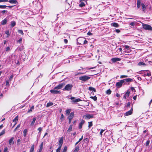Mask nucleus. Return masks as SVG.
<instances>
[{
    "instance_id": "nucleus-32",
    "label": "nucleus",
    "mask_w": 152,
    "mask_h": 152,
    "mask_svg": "<svg viewBox=\"0 0 152 152\" xmlns=\"http://www.w3.org/2000/svg\"><path fill=\"white\" fill-rule=\"evenodd\" d=\"M90 98L93 99L94 101H96L97 100V97L96 96H91L90 97Z\"/></svg>"
},
{
    "instance_id": "nucleus-1",
    "label": "nucleus",
    "mask_w": 152,
    "mask_h": 152,
    "mask_svg": "<svg viewBox=\"0 0 152 152\" xmlns=\"http://www.w3.org/2000/svg\"><path fill=\"white\" fill-rule=\"evenodd\" d=\"M73 87V86L72 84H68L65 86L64 88L63 89V90L64 91H71L72 90Z\"/></svg>"
},
{
    "instance_id": "nucleus-23",
    "label": "nucleus",
    "mask_w": 152,
    "mask_h": 152,
    "mask_svg": "<svg viewBox=\"0 0 152 152\" xmlns=\"http://www.w3.org/2000/svg\"><path fill=\"white\" fill-rule=\"evenodd\" d=\"M16 23L15 21H12L11 22V26L12 28L16 25Z\"/></svg>"
},
{
    "instance_id": "nucleus-47",
    "label": "nucleus",
    "mask_w": 152,
    "mask_h": 152,
    "mask_svg": "<svg viewBox=\"0 0 152 152\" xmlns=\"http://www.w3.org/2000/svg\"><path fill=\"white\" fill-rule=\"evenodd\" d=\"M64 117L63 114H61V116L60 119L61 120L63 121Z\"/></svg>"
},
{
    "instance_id": "nucleus-9",
    "label": "nucleus",
    "mask_w": 152,
    "mask_h": 152,
    "mask_svg": "<svg viewBox=\"0 0 152 152\" xmlns=\"http://www.w3.org/2000/svg\"><path fill=\"white\" fill-rule=\"evenodd\" d=\"M93 116H94L92 115L88 114L83 116V117L86 119H89L93 118Z\"/></svg>"
},
{
    "instance_id": "nucleus-36",
    "label": "nucleus",
    "mask_w": 152,
    "mask_h": 152,
    "mask_svg": "<svg viewBox=\"0 0 152 152\" xmlns=\"http://www.w3.org/2000/svg\"><path fill=\"white\" fill-rule=\"evenodd\" d=\"M141 5L142 6V10L143 11H144L146 9L145 6L143 3H142Z\"/></svg>"
},
{
    "instance_id": "nucleus-43",
    "label": "nucleus",
    "mask_w": 152,
    "mask_h": 152,
    "mask_svg": "<svg viewBox=\"0 0 152 152\" xmlns=\"http://www.w3.org/2000/svg\"><path fill=\"white\" fill-rule=\"evenodd\" d=\"M5 129H4L2 131V132L0 133V136H1V135H3L5 133Z\"/></svg>"
},
{
    "instance_id": "nucleus-10",
    "label": "nucleus",
    "mask_w": 152,
    "mask_h": 152,
    "mask_svg": "<svg viewBox=\"0 0 152 152\" xmlns=\"http://www.w3.org/2000/svg\"><path fill=\"white\" fill-rule=\"evenodd\" d=\"M112 62L113 63L117 61H120L121 60V59L119 58H114L111 59Z\"/></svg>"
},
{
    "instance_id": "nucleus-24",
    "label": "nucleus",
    "mask_w": 152,
    "mask_h": 152,
    "mask_svg": "<svg viewBox=\"0 0 152 152\" xmlns=\"http://www.w3.org/2000/svg\"><path fill=\"white\" fill-rule=\"evenodd\" d=\"M36 117H34V118H33V121L31 122V123L30 124V125L31 126H33L34 125V123H35V121L36 120Z\"/></svg>"
},
{
    "instance_id": "nucleus-4",
    "label": "nucleus",
    "mask_w": 152,
    "mask_h": 152,
    "mask_svg": "<svg viewBox=\"0 0 152 152\" xmlns=\"http://www.w3.org/2000/svg\"><path fill=\"white\" fill-rule=\"evenodd\" d=\"M65 83H61L59 84L54 88V89L59 90L63 88L65 85Z\"/></svg>"
},
{
    "instance_id": "nucleus-52",
    "label": "nucleus",
    "mask_w": 152,
    "mask_h": 152,
    "mask_svg": "<svg viewBox=\"0 0 152 152\" xmlns=\"http://www.w3.org/2000/svg\"><path fill=\"white\" fill-rule=\"evenodd\" d=\"M13 75H11L10 76V78H9V80H10V81H11V80H12V78H13Z\"/></svg>"
},
{
    "instance_id": "nucleus-51",
    "label": "nucleus",
    "mask_w": 152,
    "mask_h": 152,
    "mask_svg": "<svg viewBox=\"0 0 152 152\" xmlns=\"http://www.w3.org/2000/svg\"><path fill=\"white\" fill-rule=\"evenodd\" d=\"M105 130L104 129H101V131H100V134L101 135H102V133H103V132Z\"/></svg>"
},
{
    "instance_id": "nucleus-29",
    "label": "nucleus",
    "mask_w": 152,
    "mask_h": 152,
    "mask_svg": "<svg viewBox=\"0 0 152 152\" xmlns=\"http://www.w3.org/2000/svg\"><path fill=\"white\" fill-rule=\"evenodd\" d=\"M53 103L52 102H48L47 104L46 107H49L50 106H51L53 105Z\"/></svg>"
},
{
    "instance_id": "nucleus-46",
    "label": "nucleus",
    "mask_w": 152,
    "mask_h": 152,
    "mask_svg": "<svg viewBox=\"0 0 152 152\" xmlns=\"http://www.w3.org/2000/svg\"><path fill=\"white\" fill-rule=\"evenodd\" d=\"M18 32L19 33L22 34V35H23V31L21 30H18Z\"/></svg>"
},
{
    "instance_id": "nucleus-14",
    "label": "nucleus",
    "mask_w": 152,
    "mask_h": 152,
    "mask_svg": "<svg viewBox=\"0 0 152 152\" xmlns=\"http://www.w3.org/2000/svg\"><path fill=\"white\" fill-rule=\"evenodd\" d=\"M18 116H17L13 120V121L14 122H15L14 125L13 126V127H14L17 124V121H18Z\"/></svg>"
},
{
    "instance_id": "nucleus-22",
    "label": "nucleus",
    "mask_w": 152,
    "mask_h": 152,
    "mask_svg": "<svg viewBox=\"0 0 152 152\" xmlns=\"http://www.w3.org/2000/svg\"><path fill=\"white\" fill-rule=\"evenodd\" d=\"M9 2L11 4H16L17 1L16 0H10Z\"/></svg>"
},
{
    "instance_id": "nucleus-37",
    "label": "nucleus",
    "mask_w": 152,
    "mask_h": 152,
    "mask_svg": "<svg viewBox=\"0 0 152 152\" xmlns=\"http://www.w3.org/2000/svg\"><path fill=\"white\" fill-rule=\"evenodd\" d=\"M93 126V122L92 121H91L88 122V128H90Z\"/></svg>"
},
{
    "instance_id": "nucleus-12",
    "label": "nucleus",
    "mask_w": 152,
    "mask_h": 152,
    "mask_svg": "<svg viewBox=\"0 0 152 152\" xmlns=\"http://www.w3.org/2000/svg\"><path fill=\"white\" fill-rule=\"evenodd\" d=\"M75 116V114L74 112H71L69 114L68 118L72 119Z\"/></svg>"
},
{
    "instance_id": "nucleus-55",
    "label": "nucleus",
    "mask_w": 152,
    "mask_h": 152,
    "mask_svg": "<svg viewBox=\"0 0 152 152\" xmlns=\"http://www.w3.org/2000/svg\"><path fill=\"white\" fill-rule=\"evenodd\" d=\"M130 104V102H129L127 103V105L126 106V107H129Z\"/></svg>"
},
{
    "instance_id": "nucleus-40",
    "label": "nucleus",
    "mask_w": 152,
    "mask_h": 152,
    "mask_svg": "<svg viewBox=\"0 0 152 152\" xmlns=\"http://www.w3.org/2000/svg\"><path fill=\"white\" fill-rule=\"evenodd\" d=\"M5 34H7V37H9V36L10 35V31L9 30H7L5 31Z\"/></svg>"
},
{
    "instance_id": "nucleus-60",
    "label": "nucleus",
    "mask_w": 152,
    "mask_h": 152,
    "mask_svg": "<svg viewBox=\"0 0 152 152\" xmlns=\"http://www.w3.org/2000/svg\"><path fill=\"white\" fill-rule=\"evenodd\" d=\"M129 24L132 26H133L134 25V23L133 22H132L130 23Z\"/></svg>"
},
{
    "instance_id": "nucleus-34",
    "label": "nucleus",
    "mask_w": 152,
    "mask_h": 152,
    "mask_svg": "<svg viewBox=\"0 0 152 152\" xmlns=\"http://www.w3.org/2000/svg\"><path fill=\"white\" fill-rule=\"evenodd\" d=\"M111 92H112V91H111L110 90V89H109L108 90H107L106 91V94L108 95H110V94L111 93Z\"/></svg>"
},
{
    "instance_id": "nucleus-56",
    "label": "nucleus",
    "mask_w": 152,
    "mask_h": 152,
    "mask_svg": "<svg viewBox=\"0 0 152 152\" xmlns=\"http://www.w3.org/2000/svg\"><path fill=\"white\" fill-rule=\"evenodd\" d=\"M8 0H0V2H6Z\"/></svg>"
},
{
    "instance_id": "nucleus-18",
    "label": "nucleus",
    "mask_w": 152,
    "mask_h": 152,
    "mask_svg": "<svg viewBox=\"0 0 152 152\" xmlns=\"http://www.w3.org/2000/svg\"><path fill=\"white\" fill-rule=\"evenodd\" d=\"M124 47L125 50H127V51H129V50H130V48L129 46L125 45L124 46Z\"/></svg>"
},
{
    "instance_id": "nucleus-25",
    "label": "nucleus",
    "mask_w": 152,
    "mask_h": 152,
    "mask_svg": "<svg viewBox=\"0 0 152 152\" xmlns=\"http://www.w3.org/2000/svg\"><path fill=\"white\" fill-rule=\"evenodd\" d=\"M130 93V92L129 90H127L126 92L125 93L124 95L126 96L127 97H128L129 96Z\"/></svg>"
},
{
    "instance_id": "nucleus-54",
    "label": "nucleus",
    "mask_w": 152,
    "mask_h": 152,
    "mask_svg": "<svg viewBox=\"0 0 152 152\" xmlns=\"http://www.w3.org/2000/svg\"><path fill=\"white\" fill-rule=\"evenodd\" d=\"M61 149L59 148H58L56 150V152H60L61 151Z\"/></svg>"
},
{
    "instance_id": "nucleus-15",
    "label": "nucleus",
    "mask_w": 152,
    "mask_h": 152,
    "mask_svg": "<svg viewBox=\"0 0 152 152\" xmlns=\"http://www.w3.org/2000/svg\"><path fill=\"white\" fill-rule=\"evenodd\" d=\"M82 101V100L80 99L79 98L77 99H73L72 101V103H75L76 102H78Z\"/></svg>"
},
{
    "instance_id": "nucleus-26",
    "label": "nucleus",
    "mask_w": 152,
    "mask_h": 152,
    "mask_svg": "<svg viewBox=\"0 0 152 152\" xmlns=\"http://www.w3.org/2000/svg\"><path fill=\"white\" fill-rule=\"evenodd\" d=\"M14 138L13 137H12L10 139L9 141V144L10 145H11L12 142H13V141L14 140Z\"/></svg>"
},
{
    "instance_id": "nucleus-48",
    "label": "nucleus",
    "mask_w": 152,
    "mask_h": 152,
    "mask_svg": "<svg viewBox=\"0 0 152 152\" xmlns=\"http://www.w3.org/2000/svg\"><path fill=\"white\" fill-rule=\"evenodd\" d=\"M128 77V76L127 75H121L120 76V78H122L124 77Z\"/></svg>"
},
{
    "instance_id": "nucleus-64",
    "label": "nucleus",
    "mask_w": 152,
    "mask_h": 152,
    "mask_svg": "<svg viewBox=\"0 0 152 152\" xmlns=\"http://www.w3.org/2000/svg\"><path fill=\"white\" fill-rule=\"evenodd\" d=\"M151 75V73L150 72L148 73L147 74V76L149 77Z\"/></svg>"
},
{
    "instance_id": "nucleus-39",
    "label": "nucleus",
    "mask_w": 152,
    "mask_h": 152,
    "mask_svg": "<svg viewBox=\"0 0 152 152\" xmlns=\"http://www.w3.org/2000/svg\"><path fill=\"white\" fill-rule=\"evenodd\" d=\"M7 10H4L2 11H0V14L1 13L2 15L7 13Z\"/></svg>"
},
{
    "instance_id": "nucleus-35",
    "label": "nucleus",
    "mask_w": 152,
    "mask_h": 152,
    "mask_svg": "<svg viewBox=\"0 0 152 152\" xmlns=\"http://www.w3.org/2000/svg\"><path fill=\"white\" fill-rule=\"evenodd\" d=\"M27 129H25L23 131V136L24 137H25L27 134Z\"/></svg>"
},
{
    "instance_id": "nucleus-11",
    "label": "nucleus",
    "mask_w": 152,
    "mask_h": 152,
    "mask_svg": "<svg viewBox=\"0 0 152 152\" xmlns=\"http://www.w3.org/2000/svg\"><path fill=\"white\" fill-rule=\"evenodd\" d=\"M85 121L83 119H82L79 124V129H81L82 128L83 125L84 124Z\"/></svg>"
},
{
    "instance_id": "nucleus-16",
    "label": "nucleus",
    "mask_w": 152,
    "mask_h": 152,
    "mask_svg": "<svg viewBox=\"0 0 152 152\" xmlns=\"http://www.w3.org/2000/svg\"><path fill=\"white\" fill-rule=\"evenodd\" d=\"M123 80H124V81H125L127 82H131L133 81V79L131 78H126V79H124Z\"/></svg>"
},
{
    "instance_id": "nucleus-57",
    "label": "nucleus",
    "mask_w": 152,
    "mask_h": 152,
    "mask_svg": "<svg viewBox=\"0 0 152 152\" xmlns=\"http://www.w3.org/2000/svg\"><path fill=\"white\" fill-rule=\"evenodd\" d=\"M141 4V1L140 0H137V4Z\"/></svg>"
},
{
    "instance_id": "nucleus-17",
    "label": "nucleus",
    "mask_w": 152,
    "mask_h": 152,
    "mask_svg": "<svg viewBox=\"0 0 152 152\" xmlns=\"http://www.w3.org/2000/svg\"><path fill=\"white\" fill-rule=\"evenodd\" d=\"M71 111V109H67L65 111L66 114L67 115H69L70 114Z\"/></svg>"
},
{
    "instance_id": "nucleus-3",
    "label": "nucleus",
    "mask_w": 152,
    "mask_h": 152,
    "mask_svg": "<svg viewBox=\"0 0 152 152\" xmlns=\"http://www.w3.org/2000/svg\"><path fill=\"white\" fill-rule=\"evenodd\" d=\"M142 26L144 29L152 31V27L149 25L142 23Z\"/></svg>"
},
{
    "instance_id": "nucleus-44",
    "label": "nucleus",
    "mask_w": 152,
    "mask_h": 152,
    "mask_svg": "<svg viewBox=\"0 0 152 152\" xmlns=\"http://www.w3.org/2000/svg\"><path fill=\"white\" fill-rule=\"evenodd\" d=\"M150 142V141L149 140H147L145 143V145L146 146H148Z\"/></svg>"
},
{
    "instance_id": "nucleus-42",
    "label": "nucleus",
    "mask_w": 152,
    "mask_h": 152,
    "mask_svg": "<svg viewBox=\"0 0 152 152\" xmlns=\"http://www.w3.org/2000/svg\"><path fill=\"white\" fill-rule=\"evenodd\" d=\"M7 7L6 5H0V8L1 9H5Z\"/></svg>"
},
{
    "instance_id": "nucleus-30",
    "label": "nucleus",
    "mask_w": 152,
    "mask_h": 152,
    "mask_svg": "<svg viewBox=\"0 0 152 152\" xmlns=\"http://www.w3.org/2000/svg\"><path fill=\"white\" fill-rule=\"evenodd\" d=\"M72 125H71L70 126H69V128H68V129L67 130V131L68 132H70L72 130Z\"/></svg>"
},
{
    "instance_id": "nucleus-27",
    "label": "nucleus",
    "mask_w": 152,
    "mask_h": 152,
    "mask_svg": "<svg viewBox=\"0 0 152 152\" xmlns=\"http://www.w3.org/2000/svg\"><path fill=\"white\" fill-rule=\"evenodd\" d=\"M80 4H79V6L81 7H83L85 6V4L83 2L81 1H80Z\"/></svg>"
},
{
    "instance_id": "nucleus-5",
    "label": "nucleus",
    "mask_w": 152,
    "mask_h": 152,
    "mask_svg": "<svg viewBox=\"0 0 152 152\" xmlns=\"http://www.w3.org/2000/svg\"><path fill=\"white\" fill-rule=\"evenodd\" d=\"M124 82V80H120V81L116 83V87L118 88H120L122 86L123 83Z\"/></svg>"
},
{
    "instance_id": "nucleus-2",
    "label": "nucleus",
    "mask_w": 152,
    "mask_h": 152,
    "mask_svg": "<svg viewBox=\"0 0 152 152\" xmlns=\"http://www.w3.org/2000/svg\"><path fill=\"white\" fill-rule=\"evenodd\" d=\"M90 77L87 75H84L81 76L79 77V79L81 81L85 82L87 81L88 80L90 79Z\"/></svg>"
},
{
    "instance_id": "nucleus-49",
    "label": "nucleus",
    "mask_w": 152,
    "mask_h": 152,
    "mask_svg": "<svg viewBox=\"0 0 152 152\" xmlns=\"http://www.w3.org/2000/svg\"><path fill=\"white\" fill-rule=\"evenodd\" d=\"M20 124H18V125L17 126V127H16V128L15 129H14V131H15L17 130V129H18L19 128V127H20Z\"/></svg>"
},
{
    "instance_id": "nucleus-41",
    "label": "nucleus",
    "mask_w": 152,
    "mask_h": 152,
    "mask_svg": "<svg viewBox=\"0 0 152 152\" xmlns=\"http://www.w3.org/2000/svg\"><path fill=\"white\" fill-rule=\"evenodd\" d=\"M67 149V147L66 146H65L62 151V152H66Z\"/></svg>"
},
{
    "instance_id": "nucleus-19",
    "label": "nucleus",
    "mask_w": 152,
    "mask_h": 152,
    "mask_svg": "<svg viewBox=\"0 0 152 152\" xmlns=\"http://www.w3.org/2000/svg\"><path fill=\"white\" fill-rule=\"evenodd\" d=\"M7 22V20L6 18L4 19L1 22V24L4 25L6 24Z\"/></svg>"
},
{
    "instance_id": "nucleus-61",
    "label": "nucleus",
    "mask_w": 152,
    "mask_h": 152,
    "mask_svg": "<svg viewBox=\"0 0 152 152\" xmlns=\"http://www.w3.org/2000/svg\"><path fill=\"white\" fill-rule=\"evenodd\" d=\"M22 39H20L18 41V42L21 43L22 41Z\"/></svg>"
},
{
    "instance_id": "nucleus-53",
    "label": "nucleus",
    "mask_w": 152,
    "mask_h": 152,
    "mask_svg": "<svg viewBox=\"0 0 152 152\" xmlns=\"http://www.w3.org/2000/svg\"><path fill=\"white\" fill-rule=\"evenodd\" d=\"M10 85L9 83V81L8 80H7L6 81V85L7 86H9Z\"/></svg>"
},
{
    "instance_id": "nucleus-21",
    "label": "nucleus",
    "mask_w": 152,
    "mask_h": 152,
    "mask_svg": "<svg viewBox=\"0 0 152 152\" xmlns=\"http://www.w3.org/2000/svg\"><path fill=\"white\" fill-rule=\"evenodd\" d=\"M111 25L112 26H113L114 27H119L118 24V23H112L111 24Z\"/></svg>"
},
{
    "instance_id": "nucleus-31",
    "label": "nucleus",
    "mask_w": 152,
    "mask_h": 152,
    "mask_svg": "<svg viewBox=\"0 0 152 152\" xmlns=\"http://www.w3.org/2000/svg\"><path fill=\"white\" fill-rule=\"evenodd\" d=\"M138 65L140 66L141 65L145 66L146 65V64L143 62L141 61L138 63Z\"/></svg>"
},
{
    "instance_id": "nucleus-7",
    "label": "nucleus",
    "mask_w": 152,
    "mask_h": 152,
    "mask_svg": "<svg viewBox=\"0 0 152 152\" xmlns=\"http://www.w3.org/2000/svg\"><path fill=\"white\" fill-rule=\"evenodd\" d=\"M56 90L54 89V88L53 89L50 90V91L51 93L54 94H59L61 93V91Z\"/></svg>"
},
{
    "instance_id": "nucleus-6",
    "label": "nucleus",
    "mask_w": 152,
    "mask_h": 152,
    "mask_svg": "<svg viewBox=\"0 0 152 152\" xmlns=\"http://www.w3.org/2000/svg\"><path fill=\"white\" fill-rule=\"evenodd\" d=\"M63 137H62L60 138V139L58 141V145L59 146L58 148L61 149L62 147V146L63 143Z\"/></svg>"
},
{
    "instance_id": "nucleus-13",
    "label": "nucleus",
    "mask_w": 152,
    "mask_h": 152,
    "mask_svg": "<svg viewBox=\"0 0 152 152\" xmlns=\"http://www.w3.org/2000/svg\"><path fill=\"white\" fill-rule=\"evenodd\" d=\"M43 146V142H42L41 143L40 145H39V150L38 152H41Z\"/></svg>"
},
{
    "instance_id": "nucleus-38",
    "label": "nucleus",
    "mask_w": 152,
    "mask_h": 152,
    "mask_svg": "<svg viewBox=\"0 0 152 152\" xmlns=\"http://www.w3.org/2000/svg\"><path fill=\"white\" fill-rule=\"evenodd\" d=\"M34 106H32L30 108V109L27 112L28 113H30L32 111V110L34 109Z\"/></svg>"
},
{
    "instance_id": "nucleus-59",
    "label": "nucleus",
    "mask_w": 152,
    "mask_h": 152,
    "mask_svg": "<svg viewBox=\"0 0 152 152\" xmlns=\"http://www.w3.org/2000/svg\"><path fill=\"white\" fill-rule=\"evenodd\" d=\"M10 50V48L9 47H7L6 48V51H8Z\"/></svg>"
},
{
    "instance_id": "nucleus-33",
    "label": "nucleus",
    "mask_w": 152,
    "mask_h": 152,
    "mask_svg": "<svg viewBox=\"0 0 152 152\" xmlns=\"http://www.w3.org/2000/svg\"><path fill=\"white\" fill-rule=\"evenodd\" d=\"M79 147L78 146H76L73 152H77L79 151Z\"/></svg>"
},
{
    "instance_id": "nucleus-20",
    "label": "nucleus",
    "mask_w": 152,
    "mask_h": 152,
    "mask_svg": "<svg viewBox=\"0 0 152 152\" xmlns=\"http://www.w3.org/2000/svg\"><path fill=\"white\" fill-rule=\"evenodd\" d=\"M34 144H33L30 149L29 152H34Z\"/></svg>"
},
{
    "instance_id": "nucleus-50",
    "label": "nucleus",
    "mask_w": 152,
    "mask_h": 152,
    "mask_svg": "<svg viewBox=\"0 0 152 152\" xmlns=\"http://www.w3.org/2000/svg\"><path fill=\"white\" fill-rule=\"evenodd\" d=\"M4 152H8V148L7 147H6L4 148Z\"/></svg>"
},
{
    "instance_id": "nucleus-45",
    "label": "nucleus",
    "mask_w": 152,
    "mask_h": 152,
    "mask_svg": "<svg viewBox=\"0 0 152 152\" xmlns=\"http://www.w3.org/2000/svg\"><path fill=\"white\" fill-rule=\"evenodd\" d=\"M21 140L20 139H18L17 141V144L18 145H19L20 144Z\"/></svg>"
},
{
    "instance_id": "nucleus-62",
    "label": "nucleus",
    "mask_w": 152,
    "mask_h": 152,
    "mask_svg": "<svg viewBox=\"0 0 152 152\" xmlns=\"http://www.w3.org/2000/svg\"><path fill=\"white\" fill-rule=\"evenodd\" d=\"M38 130H39V132H41L42 130V128L41 127H39L38 128Z\"/></svg>"
},
{
    "instance_id": "nucleus-58",
    "label": "nucleus",
    "mask_w": 152,
    "mask_h": 152,
    "mask_svg": "<svg viewBox=\"0 0 152 152\" xmlns=\"http://www.w3.org/2000/svg\"><path fill=\"white\" fill-rule=\"evenodd\" d=\"M88 42L86 40H85L83 42V44H87Z\"/></svg>"
},
{
    "instance_id": "nucleus-8",
    "label": "nucleus",
    "mask_w": 152,
    "mask_h": 152,
    "mask_svg": "<svg viewBox=\"0 0 152 152\" xmlns=\"http://www.w3.org/2000/svg\"><path fill=\"white\" fill-rule=\"evenodd\" d=\"M133 113L132 106L131 109L129 111L126 112L125 114L124 115L127 116L131 115Z\"/></svg>"
},
{
    "instance_id": "nucleus-28",
    "label": "nucleus",
    "mask_w": 152,
    "mask_h": 152,
    "mask_svg": "<svg viewBox=\"0 0 152 152\" xmlns=\"http://www.w3.org/2000/svg\"><path fill=\"white\" fill-rule=\"evenodd\" d=\"M89 90L90 91H92L94 92H96V89L92 87H89Z\"/></svg>"
},
{
    "instance_id": "nucleus-63",
    "label": "nucleus",
    "mask_w": 152,
    "mask_h": 152,
    "mask_svg": "<svg viewBox=\"0 0 152 152\" xmlns=\"http://www.w3.org/2000/svg\"><path fill=\"white\" fill-rule=\"evenodd\" d=\"M83 136H82L79 139V141L80 142L83 139Z\"/></svg>"
}]
</instances>
